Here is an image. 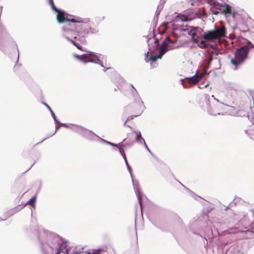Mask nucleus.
Returning a JSON list of instances; mask_svg holds the SVG:
<instances>
[{"mask_svg":"<svg viewBox=\"0 0 254 254\" xmlns=\"http://www.w3.org/2000/svg\"><path fill=\"white\" fill-rule=\"evenodd\" d=\"M35 234L40 242L43 254H48L47 247L51 250V253L53 254L54 249L58 248L64 241L58 235L44 229H36Z\"/></svg>","mask_w":254,"mask_h":254,"instance_id":"f257e3e1","label":"nucleus"},{"mask_svg":"<svg viewBox=\"0 0 254 254\" xmlns=\"http://www.w3.org/2000/svg\"><path fill=\"white\" fill-rule=\"evenodd\" d=\"M245 45L239 48H237L234 54V58L231 60V63L235 67L234 70L237 69V66L243 64L248 58L250 50L253 46L251 42L248 40L243 38Z\"/></svg>","mask_w":254,"mask_h":254,"instance_id":"f03ea898","label":"nucleus"},{"mask_svg":"<svg viewBox=\"0 0 254 254\" xmlns=\"http://www.w3.org/2000/svg\"><path fill=\"white\" fill-rule=\"evenodd\" d=\"M66 22L62 27V31L67 34L71 35L74 39H77L76 33L79 35L82 34L84 28L83 25H76L71 21Z\"/></svg>","mask_w":254,"mask_h":254,"instance_id":"7ed1b4c3","label":"nucleus"},{"mask_svg":"<svg viewBox=\"0 0 254 254\" xmlns=\"http://www.w3.org/2000/svg\"><path fill=\"white\" fill-rule=\"evenodd\" d=\"M60 11H57L56 19L59 23H63L71 21L72 23H80L83 22L82 18L72 16L66 13L64 10L60 9Z\"/></svg>","mask_w":254,"mask_h":254,"instance_id":"20e7f679","label":"nucleus"},{"mask_svg":"<svg viewBox=\"0 0 254 254\" xmlns=\"http://www.w3.org/2000/svg\"><path fill=\"white\" fill-rule=\"evenodd\" d=\"M203 100L207 106V111L209 114L211 115L216 116L217 115H222L219 111H220L219 106L217 104H213L211 105L210 101V96L208 94H205L203 95Z\"/></svg>","mask_w":254,"mask_h":254,"instance_id":"39448f33","label":"nucleus"},{"mask_svg":"<svg viewBox=\"0 0 254 254\" xmlns=\"http://www.w3.org/2000/svg\"><path fill=\"white\" fill-rule=\"evenodd\" d=\"M130 86L132 88L131 93L133 97L134 102L127 105L126 109V110H128L130 107L135 105L140 108V113L142 112V110L145 108V106H144L143 102L141 101V98L138 95L136 89L132 84H130Z\"/></svg>","mask_w":254,"mask_h":254,"instance_id":"423d86ee","label":"nucleus"},{"mask_svg":"<svg viewBox=\"0 0 254 254\" xmlns=\"http://www.w3.org/2000/svg\"><path fill=\"white\" fill-rule=\"evenodd\" d=\"M178 29L181 31H187L188 34L192 38L197 35V31L200 32L203 30L202 29L198 27H191L183 24L178 25Z\"/></svg>","mask_w":254,"mask_h":254,"instance_id":"0eeeda50","label":"nucleus"},{"mask_svg":"<svg viewBox=\"0 0 254 254\" xmlns=\"http://www.w3.org/2000/svg\"><path fill=\"white\" fill-rule=\"evenodd\" d=\"M198 78L199 76L198 75V70H197L195 74L192 76L186 77L184 79H181L180 81H182V84L183 85L184 88H187L189 87L187 84H195L197 83L199 80Z\"/></svg>","mask_w":254,"mask_h":254,"instance_id":"6e6552de","label":"nucleus"},{"mask_svg":"<svg viewBox=\"0 0 254 254\" xmlns=\"http://www.w3.org/2000/svg\"><path fill=\"white\" fill-rule=\"evenodd\" d=\"M132 185L133 187V189L134 191L136 193V195L137 197L138 201L140 207V209L142 211V201L141 198V193L140 190V188L139 185V183L137 180H134L133 177V174H132V177H131Z\"/></svg>","mask_w":254,"mask_h":254,"instance_id":"1a4fd4ad","label":"nucleus"},{"mask_svg":"<svg viewBox=\"0 0 254 254\" xmlns=\"http://www.w3.org/2000/svg\"><path fill=\"white\" fill-rule=\"evenodd\" d=\"M187 16H184L182 18V21L187 22L188 21L191 20L195 18H200L201 14L199 12L198 9L196 8L193 10H189L186 13Z\"/></svg>","mask_w":254,"mask_h":254,"instance_id":"9d476101","label":"nucleus"},{"mask_svg":"<svg viewBox=\"0 0 254 254\" xmlns=\"http://www.w3.org/2000/svg\"><path fill=\"white\" fill-rule=\"evenodd\" d=\"M213 3L215 9H217L219 11V13L227 14L230 13L232 10V7L231 6L226 3H225L224 4H220L215 1Z\"/></svg>","mask_w":254,"mask_h":254,"instance_id":"9b49d317","label":"nucleus"},{"mask_svg":"<svg viewBox=\"0 0 254 254\" xmlns=\"http://www.w3.org/2000/svg\"><path fill=\"white\" fill-rule=\"evenodd\" d=\"M213 29L216 33L218 39L220 37H226V29L223 24L220 23L218 25L215 24Z\"/></svg>","mask_w":254,"mask_h":254,"instance_id":"f8f14e48","label":"nucleus"},{"mask_svg":"<svg viewBox=\"0 0 254 254\" xmlns=\"http://www.w3.org/2000/svg\"><path fill=\"white\" fill-rule=\"evenodd\" d=\"M202 37L205 40L208 41H213L218 39L216 33H215L214 29L208 30L204 32Z\"/></svg>","mask_w":254,"mask_h":254,"instance_id":"ddd939ff","label":"nucleus"},{"mask_svg":"<svg viewBox=\"0 0 254 254\" xmlns=\"http://www.w3.org/2000/svg\"><path fill=\"white\" fill-rule=\"evenodd\" d=\"M149 51H150L151 53V56H150L149 58L148 59V57L149 56V52H147V53L145 54V60L146 63H148L149 61H151L150 65L151 66L152 65V64L154 62H155L158 59H159L157 55L153 56L152 54L154 53V52H152L151 51L150 48L149 47Z\"/></svg>","mask_w":254,"mask_h":254,"instance_id":"4468645a","label":"nucleus"},{"mask_svg":"<svg viewBox=\"0 0 254 254\" xmlns=\"http://www.w3.org/2000/svg\"><path fill=\"white\" fill-rule=\"evenodd\" d=\"M82 135L89 140H93L95 137L100 138L92 131L85 128Z\"/></svg>","mask_w":254,"mask_h":254,"instance_id":"2eb2a0df","label":"nucleus"},{"mask_svg":"<svg viewBox=\"0 0 254 254\" xmlns=\"http://www.w3.org/2000/svg\"><path fill=\"white\" fill-rule=\"evenodd\" d=\"M133 106H132V107H133ZM134 106H136L137 108L138 109V114H137V115H131V116H130L129 117H128L126 121H125V123H124V125L125 126H126V123H127V122L129 121H130V120H131L133 119V118H135V117H138V116H140V115L142 114V113L143 112V110H144V109L142 110V112L140 113V108H138V107H137V106H135V105ZM130 107H132V106H131V107H130L128 108V110H126V107H125V112H127V113H129V112H130V109H129V108H130Z\"/></svg>","mask_w":254,"mask_h":254,"instance_id":"dca6fc26","label":"nucleus"},{"mask_svg":"<svg viewBox=\"0 0 254 254\" xmlns=\"http://www.w3.org/2000/svg\"><path fill=\"white\" fill-rule=\"evenodd\" d=\"M86 52V51H85ZM87 53L83 54L80 56L83 58V61H81L83 63H89V61L90 60V58L91 57V56H95V53L91 52V51H87Z\"/></svg>","mask_w":254,"mask_h":254,"instance_id":"f3484780","label":"nucleus"},{"mask_svg":"<svg viewBox=\"0 0 254 254\" xmlns=\"http://www.w3.org/2000/svg\"><path fill=\"white\" fill-rule=\"evenodd\" d=\"M24 207H25V205H18L16 206V207L13 208L12 209L9 210L7 212V215H8V216L7 218L11 216L14 214L15 213L18 212V211L21 210L22 209H23Z\"/></svg>","mask_w":254,"mask_h":254,"instance_id":"a211bd4d","label":"nucleus"},{"mask_svg":"<svg viewBox=\"0 0 254 254\" xmlns=\"http://www.w3.org/2000/svg\"><path fill=\"white\" fill-rule=\"evenodd\" d=\"M62 250V253L63 254H68L70 251V248L67 247V241L65 240L63 241L61 245L58 247Z\"/></svg>","mask_w":254,"mask_h":254,"instance_id":"6ab92c4d","label":"nucleus"},{"mask_svg":"<svg viewBox=\"0 0 254 254\" xmlns=\"http://www.w3.org/2000/svg\"><path fill=\"white\" fill-rule=\"evenodd\" d=\"M197 46L201 49H208L209 47L214 48L215 45H211L206 43L205 41L201 40L198 43Z\"/></svg>","mask_w":254,"mask_h":254,"instance_id":"aec40b11","label":"nucleus"},{"mask_svg":"<svg viewBox=\"0 0 254 254\" xmlns=\"http://www.w3.org/2000/svg\"><path fill=\"white\" fill-rule=\"evenodd\" d=\"M178 47L179 46L175 47L173 45H170L166 40H164L162 42L161 48L169 51V50H173Z\"/></svg>","mask_w":254,"mask_h":254,"instance_id":"412c9836","label":"nucleus"},{"mask_svg":"<svg viewBox=\"0 0 254 254\" xmlns=\"http://www.w3.org/2000/svg\"><path fill=\"white\" fill-rule=\"evenodd\" d=\"M133 133H135L136 134L135 141L139 143L142 144L143 142L145 141V140L142 137L140 131H134Z\"/></svg>","mask_w":254,"mask_h":254,"instance_id":"4be33fe9","label":"nucleus"},{"mask_svg":"<svg viewBox=\"0 0 254 254\" xmlns=\"http://www.w3.org/2000/svg\"><path fill=\"white\" fill-rule=\"evenodd\" d=\"M73 131H75L76 132H77L80 134H82L85 128L81 126H77V125H73L72 126V128Z\"/></svg>","mask_w":254,"mask_h":254,"instance_id":"5701e85b","label":"nucleus"},{"mask_svg":"<svg viewBox=\"0 0 254 254\" xmlns=\"http://www.w3.org/2000/svg\"><path fill=\"white\" fill-rule=\"evenodd\" d=\"M36 197H37V195L35 194L23 205H25V206L27 204H29L32 207L34 208L35 207V202H36Z\"/></svg>","mask_w":254,"mask_h":254,"instance_id":"b1692460","label":"nucleus"},{"mask_svg":"<svg viewBox=\"0 0 254 254\" xmlns=\"http://www.w3.org/2000/svg\"><path fill=\"white\" fill-rule=\"evenodd\" d=\"M98 32V30L96 28H92L90 27L89 29H87L86 30L85 28L84 27L82 30V34H87L89 33L92 34H95Z\"/></svg>","mask_w":254,"mask_h":254,"instance_id":"393cba45","label":"nucleus"},{"mask_svg":"<svg viewBox=\"0 0 254 254\" xmlns=\"http://www.w3.org/2000/svg\"><path fill=\"white\" fill-rule=\"evenodd\" d=\"M169 44H175L178 41V36L177 35H174V38L173 39L170 38L169 36H166L165 39Z\"/></svg>","mask_w":254,"mask_h":254,"instance_id":"a878e982","label":"nucleus"},{"mask_svg":"<svg viewBox=\"0 0 254 254\" xmlns=\"http://www.w3.org/2000/svg\"><path fill=\"white\" fill-rule=\"evenodd\" d=\"M43 104L46 106V107L48 108V109L50 111V113H51V116H52V117H53V119L54 120V122L55 123H60V121L57 119V117H56L54 112L51 109L50 107L46 103H44Z\"/></svg>","mask_w":254,"mask_h":254,"instance_id":"bb28decb","label":"nucleus"},{"mask_svg":"<svg viewBox=\"0 0 254 254\" xmlns=\"http://www.w3.org/2000/svg\"><path fill=\"white\" fill-rule=\"evenodd\" d=\"M91 57H93L94 59H90L89 61V63H92L97 64H100V60L98 56H97L95 53V56H91Z\"/></svg>","mask_w":254,"mask_h":254,"instance_id":"cd10ccee","label":"nucleus"},{"mask_svg":"<svg viewBox=\"0 0 254 254\" xmlns=\"http://www.w3.org/2000/svg\"><path fill=\"white\" fill-rule=\"evenodd\" d=\"M91 57H93L94 59H90L89 61V63H92L97 64H100V60L98 56H97L95 53V56H91Z\"/></svg>","mask_w":254,"mask_h":254,"instance_id":"c85d7f7f","label":"nucleus"},{"mask_svg":"<svg viewBox=\"0 0 254 254\" xmlns=\"http://www.w3.org/2000/svg\"><path fill=\"white\" fill-rule=\"evenodd\" d=\"M48 1H49V3L50 4L51 7L53 10H54L55 12H57V11H60V9L57 8L55 6L53 0H48Z\"/></svg>","mask_w":254,"mask_h":254,"instance_id":"c756f323","label":"nucleus"},{"mask_svg":"<svg viewBox=\"0 0 254 254\" xmlns=\"http://www.w3.org/2000/svg\"><path fill=\"white\" fill-rule=\"evenodd\" d=\"M168 50L164 49V48H161L159 51L157 55L159 59H161L162 56L167 52Z\"/></svg>","mask_w":254,"mask_h":254,"instance_id":"7c9ffc66","label":"nucleus"},{"mask_svg":"<svg viewBox=\"0 0 254 254\" xmlns=\"http://www.w3.org/2000/svg\"><path fill=\"white\" fill-rule=\"evenodd\" d=\"M71 43L74 46H75L78 50H80L82 51H86V50H85V48H83L82 46L80 45L78 43L75 42L73 40L72 41H71Z\"/></svg>","mask_w":254,"mask_h":254,"instance_id":"2f4dec72","label":"nucleus"},{"mask_svg":"<svg viewBox=\"0 0 254 254\" xmlns=\"http://www.w3.org/2000/svg\"><path fill=\"white\" fill-rule=\"evenodd\" d=\"M59 128H60V126H59L58 125H56V130H55V132L53 133H52V134L49 135L47 137L44 138L41 141L37 143V144H38L39 143H42L44 140H45L47 138H49L50 137H51V136H53L56 133V132L58 131V130L59 129Z\"/></svg>","mask_w":254,"mask_h":254,"instance_id":"473e14b6","label":"nucleus"},{"mask_svg":"<svg viewBox=\"0 0 254 254\" xmlns=\"http://www.w3.org/2000/svg\"><path fill=\"white\" fill-rule=\"evenodd\" d=\"M229 115H230L231 116H235V117H243L246 116V115L245 114H239V112H232V113H230Z\"/></svg>","mask_w":254,"mask_h":254,"instance_id":"72a5a7b5","label":"nucleus"},{"mask_svg":"<svg viewBox=\"0 0 254 254\" xmlns=\"http://www.w3.org/2000/svg\"><path fill=\"white\" fill-rule=\"evenodd\" d=\"M100 138V139L101 140V141L103 142H104V143H106L107 144L110 145H111L112 146H113V147H115V146H117L116 143H114L111 142L110 141L106 140L105 139L101 138Z\"/></svg>","mask_w":254,"mask_h":254,"instance_id":"f704fd0d","label":"nucleus"},{"mask_svg":"<svg viewBox=\"0 0 254 254\" xmlns=\"http://www.w3.org/2000/svg\"><path fill=\"white\" fill-rule=\"evenodd\" d=\"M125 163L127 166V170L130 174V177H132V168H131V166H130V165L129 164V163H128L127 161H126V162H125Z\"/></svg>","mask_w":254,"mask_h":254,"instance_id":"c9c22d12","label":"nucleus"},{"mask_svg":"<svg viewBox=\"0 0 254 254\" xmlns=\"http://www.w3.org/2000/svg\"><path fill=\"white\" fill-rule=\"evenodd\" d=\"M166 0H160L159 3L158 5V7H159V8L160 9H163L164 7V4L165 3Z\"/></svg>","mask_w":254,"mask_h":254,"instance_id":"e433bc0d","label":"nucleus"},{"mask_svg":"<svg viewBox=\"0 0 254 254\" xmlns=\"http://www.w3.org/2000/svg\"><path fill=\"white\" fill-rule=\"evenodd\" d=\"M85 254L84 252L81 251L80 250H77L76 248H75L72 252L70 254Z\"/></svg>","mask_w":254,"mask_h":254,"instance_id":"4c0bfd02","label":"nucleus"},{"mask_svg":"<svg viewBox=\"0 0 254 254\" xmlns=\"http://www.w3.org/2000/svg\"><path fill=\"white\" fill-rule=\"evenodd\" d=\"M56 124H59L60 125H61V126L66 127V128H70L71 129L72 128V127H71L69 125H68L67 124H65V123H61L60 122V123H56Z\"/></svg>","mask_w":254,"mask_h":254,"instance_id":"58836bf2","label":"nucleus"},{"mask_svg":"<svg viewBox=\"0 0 254 254\" xmlns=\"http://www.w3.org/2000/svg\"><path fill=\"white\" fill-rule=\"evenodd\" d=\"M116 146H115L116 147H117L119 150L120 149H121V148H123V147H124L125 146V144L123 143V142H121L118 144H116Z\"/></svg>","mask_w":254,"mask_h":254,"instance_id":"ea45409f","label":"nucleus"},{"mask_svg":"<svg viewBox=\"0 0 254 254\" xmlns=\"http://www.w3.org/2000/svg\"><path fill=\"white\" fill-rule=\"evenodd\" d=\"M129 109L130 110V112H134L138 114V109L137 108L136 106H133Z\"/></svg>","mask_w":254,"mask_h":254,"instance_id":"a19ab883","label":"nucleus"},{"mask_svg":"<svg viewBox=\"0 0 254 254\" xmlns=\"http://www.w3.org/2000/svg\"><path fill=\"white\" fill-rule=\"evenodd\" d=\"M73 56L75 58H76V59H77L78 61L81 62V61H83V58H82V57L80 56V55H77V54H74L73 55Z\"/></svg>","mask_w":254,"mask_h":254,"instance_id":"79ce46f5","label":"nucleus"},{"mask_svg":"<svg viewBox=\"0 0 254 254\" xmlns=\"http://www.w3.org/2000/svg\"><path fill=\"white\" fill-rule=\"evenodd\" d=\"M162 9H163L159 8V7L157 6V10L155 12V15H156L157 17V20H158V16L159 15L160 13L161 12Z\"/></svg>","mask_w":254,"mask_h":254,"instance_id":"37998d69","label":"nucleus"},{"mask_svg":"<svg viewBox=\"0 0 254 254\" xmlns=\"http://www.w3.org/2000/svg\"><path fill=\"white\" fill-rule=\"evenodd\" d=\"M211 97L213 98V99L216 101L217 103H219L220 104L224 105L225 106H228V105L227 104H224L222 102H220L219 100H218L217 99L215 98L214 95H211Z\"/></svg>","mask_w":254,"mask_h":254,"instance_id":"c03bdc74","label":"nucleus"},{"mask_svg":"<svg viewBox=\"0 0 254 254\" xmlns=\"http://www.w3.org/2000/svg\"><path fill=\"white\" fill-rule=\"evenodd\" d=\"M84 35L85 34H82V35H79V34H76V36L77 35H79V36L81 35V36L78 38V40L80 41L84 42L85 41V38L83 35Z\"/></svg>","mask_w":254,"mask_h":254,"instance_id":"a18cd8bd","label":"nucleus"},{"mask_svg":"<svg viewBox=\"0 0 254 254\" xmlns=\"http://www.w3.org/2000/svg\"><path fill=\"white\" fill-rule=\"evenodd\" d=\"M153 37H154V43L156 45L157 47H159V41L158 39L156 37H155L154 36Z\"/></svg>","mask_w":254,"mask_h":254,"instance_id":"49530a36","label":"nucleus"},{"mask_svg":"<svg viewBox=\"0 0 254 254\" xmlns=\"http://www.w3.org/2000/svg\"><path fill=\"white\" fill-rule=\"evenodd\" d=\"M143 145H144L145 147L146 148V149L147 150V151H148L150 153L153 155V153H152V152L151 151V150H150V149L148 148V147L147 146L145 141H144V142H143Z\"/></svg>","mask_w":254,"mask_h":254,"instance_id":"de8ad7c7","label":"nucleus"},{"mask_svg":"<svg viewBox=\"0 0 254 254\" xmlns=\"http://www.w3.org/2000/svg\"><path fill=\"white\" fill-rule=\"evenodd\" d=\"M63 37L65 39H66L67 40H68L69 42H70V43H71V41H73V40L71 39L69 37H68L67 36H66V35L65 34H63Z\"/></svg>","mask_w":254,"mask_h":254,"instance_id":"09e8293b","label":"nucleus"},{"mask_svg":"<svg viewBox=\"0 0 254 254\" xmlns=\"http://www.w3.org/2000/svg\"><path fill=\"white\" fill-rule=\"evenodd\" d=\"M56 249H57V252H56V254H60L62 253V250L61 248H57Z\"/></svg>","mask_w":254,"mask_h":254,"instance_id":"8fccbe9b","label":"nucleus"},{"mask_svg":"<svg viewBox=\"0 0 254 254\" xmlns=\"http://www.w3.org/2000/svg\"><path fill=\"white\" fill-rule=\"evenodd\" d=\"M219 13V11L216 9H215V10H214L212 11V14H214V15H217Z\"/></svg>","mask_w":254,"mask_h":254,"instance_id":"3c124183","label":"nucleus"},{"mask_svg":"<svg viewBox=\"0 0 254 254\" xmlns=\"http://www.w3.org/2000/svg\"><path fill=\"white\" fill-rule=\"evenodd\" d=\"M133 143V142H132L131 143H129L128 142H126L125 143V146H131Z\"/></svg>","mask_w":254,"mask_h":254,"instance_id":"603ef678","label":"nucleus"},{"mask_svg":"<svg viewBox=\"0 0 254 254\" xmlns=\"http://www.w3.org/2000/svg\"><path fill=\"white\" fill-rule=\"evenodd\" d=\"M119 150L120 153L123 157L124 155V154H125L124 150L122 149H120Z\"/></svg>","mask_w":254,"mask_h":254,"instance_id":"864d4df0","label":"nucleus"},{"mask_svg":"<svg viewBox=\"0 0 254 254\" xmlns=\"http://www.w3.org/2000/svg\"><path fill=\"white\" fill-rule=\"evenodd\" d=\"M17 52H18V56H17V60H16V64L18 63V60H19V51H18V47H17Z\"/></svg>","mask_w":254,"mask_h":254,"instance_id":"5fc2aeb1","label":"nucleus"},{"mask_svg":"<svg viewBox=\"0 0 254 254\" xmlns=\"http://www.w3.org/2000/svg\"><path fill=\"white\" fill-rule=\"evenodd\" d=\"M123 158H124V160H125V162H126V161H127V157H126V154H124V155L123 156Z\"/></svg>","mask_w":254,"mask_h":254,"instance_id":"6e6d98bb","label":"nucleus"},{"mask_svg":"<svg viewBox=\"0 0 254 254\" xmlns=\"http://www.w3.org/2000/svg\"><path fill=\"white\" fill-rule=\"evenodd\" d=\"M123 158H124V160H125V162H126V161H127V157H126V154H124V155L123 156Z\"/></svg>","mask_w":254,"mask_h":254,"instance_id":"4d7b16f0","label":"nucleus"},{"mask_svg":"<svg viewBox=\"0 0 254 254\" xmlns=\"http://www.w3.org/2000/svg\"><path fill=\"white\" fill-rule=\"evenodd\" d=\"M245 232H252V233H254V230L253 229L247 230H246V231H245Z\"/></svg>","mask_w":254,"mask_h":254,"instance_id":"13d9d810","label":"nucleus"},{"mask_svg":"<svg viewBox=\"0 0 254 254\" xmlns=\"http://www.w3.org/2000/svg\"><path fill=\"white\" fill-rule=\"evenodd\" d=\"M177 181L178 182H179V183H180L183 186H184L186 189H187L188 190H189V191H190V190L189 189L187 188L186 187H185L181 183V182L179 181L178 180H177Z\"/></svg>","mask_w":254,"mask_h":254,"instance_id":"bf43d9fd","label":"nucleus"},{"mask_svg":"<svg viewBox=\"0 0 254 254\" xmlns=\"http://www.w3.org/2000/svg\"><path fill=\"white\" fill-rule=\"evenodd\" d=\"M35 163H34L27 170V171L26 172H27L28 171H29L31 168L34 165Z\"/></svg>","mask_w":254,"mask_h":254,"instance_id":"052dcab7","label":"nucleus"},{"mask_svg":"<svg viewBox=\"0 0 254 254\" xmlns=\"http://www.w3.org/2000/svg\"><path fill=\"white\" fill-rule=\"evenodd\" d=\"M153 20L157 21L158 20H157L156 15H155V16L154 17Z\"/></svg>","mask_w":254,"mask_h":254,"instance_id":"680f3d73","label":"nucleus"},{"mask_svg":"<svg viewBox=\"0 0 254 254\" xmlns=\"http://www.w3.org/2000/svg\"><path fill=\"white\" fill-rule=\"evenodd\" d=\"M208 85H209V83H207L205 85H204V88H205V87H207Z\"/></svg>","mask_w":254,"mask_h":254,"instance_id":"e2e57ef3","label":"nucleus"},{"mask_svg":"<svg viewBox=\"0 0 254 254\" xmlns=\"http://www.w3.org/2000/svg\"><path fill=\"white\" fill-rule=\"evenodd\" d=\"M198 87L199 88L201 89V88H204V86H200V85H199V86H198Z\"/></svg>","mask_w":254,"mask_h":254,"instance_id":"0e129e2a","label":"nucleus"},{"mask_svg":"<svg viewBox=\"0 0 254 254\" xmlns=\"http://www.w3.org/2000/svg\"><path fill=\"white\" fill-rule=\"evenodd\" d=\"M101 66L104 67L103 64L100 62V64H99Z\"/></svg>","mask_w":254,"mask_h":254,"instance_id":"69168bd1","label":"nucleus"},{"mask_svg":"<svg viewBox=\"0 0 254 254\" xmlns=\"http://www.w3.org/2000/svg\"><path fill=\"white\" fill-rule=\"evenodd\" d=\"M229 209V207L227 206V207H226V208L225 209V210H227Z\"/></svg>","mask_w":254,"mask_h":254,"instance_id":"338daca9","label":"nucleus"},{"mask_svg":"<svg viewBox=\"0 0 254 254\" xmlns=\"http://www.w3.org/2000/svg\"><path fill=\"white\" fill-rule=\"evenodd\" d=\"M87 254H93V253H90V252H88V253H87Z\"/></svg>","mask_w":254,"mask_h":254,"instance_id":"774afa93","label":"nucleus"}]
</instances>
